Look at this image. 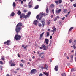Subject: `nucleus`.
<instances>
[{
  "label": "nucleus",
  "instance_id": "8fccbe9b",
  "mask_svg": "<svg viewBox=\"0 0 76 76\" xmlns=\"http://www.w3.org/2000/svg\"><path fill=\"white\" fill-rule=\"evenodd\" d=\"M53 38V36H50V39H52V38Z\"/></svg>",
  "mask_w": 76,
  "mask_h": 76
},
{
  "label": "nucleus",
  "instance_id": "9d476101",
  "mask_svg": "<svg viewBox=\"0 0 76 76\" xmlns=\"http://www.w3.org/2000/svg\"><path fill=\"white\" fill-rule=\"evenodd\" d=\"M44 32H43L40 35V37H39V39L41 40V38H42V37L44 36Z\"/></svg>",
  "mask_w": 76,
  "mask_h": 76
},
{
  "label": "nucleus",
  "instance_id": "680f3d73",
  "mask_svg": "<svg viewBox=\"0 0 76 76\" xmlns=\"http://www.w3.org/2000/svg\"><path fill=\"white\" fill-rule=\"evenodd\" d=\"M48 31H49V32H51V31H50V29H48Z\"/></svg>",
  "mask_w": 76,
  "mask_h": 76
},
{
  "label": "nucleus",
  "instance_id": "aec40b11",
  "mask_svg": "<svg viewBox=\"0 0 76 76\" xmlns=\"http://www.w3.org/2000/svg\"><path fill=\"white\" fill-rule=\"evenodd\" d=\"M46 13L48 14L49 13V10H48V8H47L46 10Z\"/></svg>",
  "mask_w": 76,
  "mask_h": 76
},
{
  "label": "nucleus",
  "instance_id": "f257e3e1",
  "mask_svg": "<svg viewBox=\"0 0 76 76\" xmlns=\"http://www.w3.org/2000/svg\"><path fill=\"white\" fill-rule=\"evenodd\" d=\"M22 26V23H19L16 25L15 28V31L17 34L19 33L22 29L21 26Z\"/></svg>",
  "mask_w": 76,
  "mask_h": 76
},
{
  "label": "nucleus",
  "instance_id": "a19ab883",
  "mask_svg": "<svg viewBox=\"0 0 76 76\" xmlns=\"http://www.w3.org/2000/svg\"><path fill=\"white\" fill-rule=\"evenodd\" d=\"M0 69L1 70H3V68L2 67V66L1 65L0 66Z\"/></svg>",
  "mask_w": 76,
  "mask_h": 76
},
{
  "label": "nucleus",
  "instance_id": "bb28decb",
  "mask_svg": "<svg viewBox=\"0 0 76 76\" xmlns=\"http://www.w3.org/2000/svg\"><path fill=\"white\" fill-rule=\"evenodd\" d=\"M73 44L75 45L76 44V41L75 40H74V42H73Z\"/></svg>",
  "mask_w": 76,
  "mask_h": 76
},
{
  "label": "nucleus",
  "instance_id": "3c124183",
  "mask_svg": "<svg viewBox=\"0 0 76 76\" xmlns=\"http://www.w3.org/2000/svg\"><path fill=\"white\" fill-rule=\"evenodd\" d=\"M57 20V18H55V19H54V21H56Z\"/></svg>",
  "mask_w": 76,
  "mask_h": 76
},
{
  "label": "nucleus",
  "instance_id": "c03bdc74",
  "mask_svg": "<svg viewBox=\"0 0 76 76\" xmlns=\"http://www.w3.org/2000/svg\"><path fill=\"white\" fill-rule=\"evenodd\" d=\"M12 60H11L10 61L9 64H11L12 63Z\"/></svg>",
  "mask_w": 76,
  "mask_h": 76
},
{
  "label": "nucleus",
  "instance_id": "37998d69",
  "mask_svg": "<svg viewBox=\"0 0 76 76\" xmlns=\"http://www.w3.org/2000/svg\"><path fill=\"white\" fill-rule=\"evenodd\" d=\"M43 75H44V74H43L42 73H40L39 75V76H43Z\"/></svg>",
  "mask_w": 76,
  "mask_h": 76
},
{
  "label": "nucleus",
  "instance_id": "bf43d9fd",
  "mask_svg": "<svg viewBox=\"0 0 76 76\" xmlns=\"http://www.w3.org/2000/svg\"><path fill=\"white\" fill-rule=\"evenodd\" d=\"M39 48H40L41 49H42V48H42V47H40Z\"/></svg>",
  "mask_w": 76,
  "mask_h": 76
},
{
  "label": "nucleus",
  "instance_id": "49530a36",
  "mask_svg": "<svg viewBox=\"0 0 76 76\" xmlns=\"http://www.w3.org/2000/svg\"><path fill=\"white\" fill-rule=\"evenodd\" d=\"M71 70L72 72H73V71H75V69L74 68L72 69H71Z\"/></svg>",
  "mask_w": 76,
  "mask_h": 76
},
{
  "label": "nucleus",
  "instance_id": "dca6fc26",
  "mask_svg": "<svg viewBox=\"0 0 76 76\" xmlns=\"http://www.w3.org/2000/svg\"><path fill=\"white\" fill-rule=\"evenodd\" d=\"M21 13H22V12H20V11L19 10L18 11V12L17 13V14H18V16H20V15H21Z\"/></svg>",
  "mask_w": 76,
  "mask_h": 76
},
{
  "label": "nucleus",
  "instance_id": "412c9836",
  "mask_svg": "<svg viewBox=\"0 0 76 76\" xmlns=\"http://www.w3.org/2000/svg\"><path fill=\"white\" fill-rule=\"evenodd\" d=\"M15 15V13L12 12L10 15V16H14Z\"/></svg>",
  "mask_w": 76,
  "mask_h": 76
},
{
  "label": "nucleus",
  "instance_id": "58836bf2",
  "mask_svg": "<svg viewBox=\"0 0 76 76\" xmlns=\"http://www.w3.org/2000/svg\"><path fill=\"white\" fill-rule=\"evenodd\" d=\"M65 19V17H64L63 18H61L62 20H64Z\"/></svg>",
  "mask_w": 76,
  "mask_h": 76
},
{
  "label": "nucleus",
  "instance_id": "f8f14e48",
  "mask_svg": "<svg viewBox=\"0 0 76 76\" xmlns=\"http://www.w3.org/2000/svg\"><path fill=\"white\" fill-rule=\"evenodd\" d=\"M41 22L42 24L43 27H44V25H45V20H42Z\"/></svg>",
  "mask_w": 76,
  "mask_h": 76
},
{
  "label": "nucleus",
  "instance_id": "f704fd0d",
  "mask_svg": "<svg viewBox=\"0 0 76 76\" xmlns=\"http://www.w3.org/2000/svg\"><path fill=\"white\" fill-rule=\"evenodd\" d=\"M0 64L1 65L3 64V63L2 61H0Z\"/></svg>",
  "mask_w": 76,
  "mask_h": 76
},
{
  "label": "nucleus",
  "instance_id": "ddd939ff",
  "mask_svg": "<svg viewBox=\"0 0 76 76\" xmlns=\"http://www.w3.org/2000/svg\"><path fill=\"white\" fill-rule=\"evenodd\" d=\"M45 43L47 45L48 44V42H49V40L47 38L45 39Z\"/></svg>",
  "mask_w": 76,
  "mask_h": 76
},
{
  "label": "nucleus",
  "instance_id": "393cba45",
  "mask_svg": "<svg viewBox=\"0 0 76 76\" xmlns=\"http://www.w3.org/2000/svg\"><path fill=\"white\" fill-rule=\"evenodd\" d=\"M55 5L53 4H51L50 6V7H51V8H53V7H54Z\"/></svg>",
  "mask_w": 76,
  "mask_h": 76
},
{
  "label": "nucleus",
  "instance_id": "7c9ffc66",
  "mask_svg": "<svg viewBox=\"0 0 76 76\" xmlns=\"http://www.w3.org/2000/svg\"><path fill=\"white\" fill-rule=\"evenodd\" d=\"M72 41H73V40L72 39H70L69 41V43H71V42H72Z\"/></svg>",
  "mask_w": 76,
  "mask_h": 76
},
{
  "label": "nucleus",
  "instance_id": "2f4dec72",
  "mask_svg": "<svg viewBox=\"0 0 76 76\" xmlns=\"http://www.w3.org/2000/svg\"><path fill=\"white\" fill-rule=\"evenodd\" d=\"M64 13H67V10L65 9H64Z\"/></svg>",
  "mask_w": 76,
  "mask_h": 76
},
{
  "label": "nucleus",
  "instance_id": "79ce46f5",
  "mask_svg": "<svg viewBox=\"0 0 76 76\" xmlns=\"http://www.w3.org/2000/svg\"><path fill=\"white\" fill-rule=\"evenodd\" d=\"M50 23H50V22L49 21H48L47 22V24H48V25H50Z\"/></svg>",
  "mask_w": 76,
  "mask_h": 76
},
{
  "label": "nucleus",
  "instance_id": "ea45409f",
  "mask_svg": "<svg viewBox=\"0 0 76 76\" xmlns=\"http://www.w3.org/2000/svg\"><path fill=\"white\" fill-rule=\"evenodd\" d=\"M21 61L22 63H25V61H23V60H21Z\"/></svg>",
  "mask_w": 76,
  "mask_h": 76
},
{
  "label": "nucleus",
  "instance_id": "5fc2aeb1",
  "mask_svg": "<svg viewBox=\"0 0 76 76\" xmlns=\"http://www.w3.org/2000/svg\"><path fill=\"white\" fill-rule=\"evenodd\" d=\"M67 59H69V57L67 56H66Z\"/></svg>",
  "mask_w": 76,
  "mask_h": 76
},
{
  "label": "nucleus",
  "instance_id": "052dcab7",
  "mask_svg": "<svg viewBox=\"0 0 76 76\" xmlns=\"http://www.w3.org/2000/svg\"><path fill=\"white\" fill-rule=\"evenodd\" d=\"M26 47H27V45H26V46H24V49H25V48H26Z\"/></svg>",
  "mask_w": 76,
  "mask_h": 76
},
{
  "label": "nucleus",
  "instance_id": "e2e57ef3",
  "mask_svg": "<svg viewBox=\"0 0 76 76\" xmlns=\"http://www.w3.org/2000/svg\"><path fill=\"white\" fill-rule=\"evenodd\" d=\"M44 57H45V56H44V55L43 56H42V57H41V58H44Z\"/></svg>",
  "mask_w": 76,
  "mask_h": 76
},
{
  "label": "nucleus",
  "instance_id": "13d9d810",
  "mask_svg": "<svg viewBox=\"0 0 76 76\" xmlns=\"http://www.w3.org/2000/svg\"><path fill=\"white\" fill-rule=\"evenodd\" d=\"M25 47V45H23L22 46V47L23 48V47L24 48V47Z\"/></svg>",
  "mask_w": 76,
  "mask_h": 76
},
{
  "label": "nucleus",
  "instance_id": "e433bc0d",
  "mask_svg": "<svg viewBox=\"0 0 76 76\" xmlns=\"http://www.w3.org/2000/svg\"><path fill=\"white\" fill-rule=\"evenodd\" d=\"M20 66H21V67H23V64L22 63L20 64Z\"/></svg>",
  "mask_w": 76,
  "mask_h": 76
},
{
  "label": "nucleus",
  "instance_id": "69168bd1",
  "mask_svg": "<svg viewBox=\"0 0 76 76\" xmlns=\"http://www.w3.org/2000/svg\"><path fill=\"white\" fill-rule=\"evenodd\" d=\"M20 70V68H17L16 69V70Z\"/></svg>",
  "mask_w": 76,
  "mask_h": 76
},
{
  "label": "nucleus",
  "instance_id": "0e129e2a",
  "mask_svg": "<svg viewBox=\"0 0 76 76\" xmlns=\"http://www.w3.org/2000/svg\"><path fill=\"white\" fill-rule=\"evenodd\" d=\"M18 57H20V55H19V54H18Z\"/></svg>",
  "mask_w": 76,
  "mask_h": 76
},
{
  "label": "nucleus",
  "instance_id": "de8ad7c7",
  "mask_svg": "<svg viewBox=\"0 0 76 76\" xmlns=\"http://www.w3.org/2000/svg\"><path fill=\"white\" fill-rule=\"evenodd\" d=\"M39 27H41L42 26V25L41 24H39Z\"/></svg>",
  "mask_w": 76,
  "mask_h": 76
},
{
  "label": "nucleus",
  "instance_id": "39448f33",
  "mask_svg": "<svg viewBox=\"0 0 76 76\" xmlns=\"http://www.w3.org/2000/svg\"><path fill=\"white\" fill-rule=\"evenodd\" d=\"M36 73H37V70L36 69H33L30 72L31 74H35Z\"/></svg>",
  "mask_w": 76,
  "mask_h": 76
},
{
  "label": "nucleus",
  "instance_id": "473e14b6",
  "mask_svg": "<svg viewBox=\"0 0 76 76\" xmlns=\"http://www.w3.org/2000/svg\"><path fill=\"white\" fill-rule=\"evenodd\" d=\"M62 2V0H58L59 3H61Z\"/></svg>",
  "mask_w": 76,
  "mask_h": 76
},
{
  "label": "nucleus",
  "instance_id": "cd10ccee",
  "mask_svg": "<svg viewBox=\"0 0 76 76\" xmlns=\"http://www.w3.org/2000/svg\"><path fill=\"white\" fill-rule=\"evenodd\" d=\"M15 6H16V3L15 2H14L13 3V6L14 7H15Z\"/></svg>",
  "mask_w": 76,
  "mask_h": 76
},
{
  "label": "nucleus",
  "instance_id": "4c0bfd02",
  "mask_svg": "<svg viewBox=\"0 0 76 76\" xmlns=\"http://www.w3.org/2000/svg\"><path fill=\"white\" fill-rule=\"evenodd\" d=\"M73 6L75 7H76V3H75L73 4Z\"/></svg>",
  "mask_w": 76,
  "mask_h": 76
},
{
  "label": "nucleus",
  "instance_id": "c9c22d12",
  "mask_svg": "<svg viewBox=\"0 0 76 76\" xmlns=\"http://www.w3.org/2000/svg\"><path fill=\"white\" fill-rule=\"evenodd\" d=\"M1 59L2 60H5V58H4L3 57H2Z\"/></svg>",
  "mask_w": 76,
  "mask_h": 76
},
{
  "label": "nucleus",
  "instance_id": "9b49d317",
  "mask_svg": "<svg viewBox=\"0 0 76 76\" xmlns=\"http://www.w3.org/2000/svg\"><path fill=\"white\" fill-rule=\"evenodd\" d=\"M58 66L56 65L55 66L54 70L55 71H58Z\"/></svg>",
  "mask_w": 76,
  "mask_h": 76
},
{
  "label": "nucleus",
  "instance_id": "4be33fe9",
  "mask_svg": "<svg viewBox=\"0 0 76 76\" xmlns=\"http://www.w3.org/2000/svg\"><path fill=\"white\" fill-rule=\"evenodd\" d=\"M50 33L49 32H46V37H48V36H50Z\"/></svg>",
  "mask_w": 76,
  "mask_h": 76
},
{
  "label": "nucleus",
  "instance_id": "a18cd8bd",
  "mask_svg": "<svg viewBox=\"0 0 76 76\" xmlns=\"http://www.w3.org/2000/svg\"><path fill=\"white\" fill-rule=\"evenodd\" d=\"M44 66H45V67H46V66H47V64H43Z\"/></svg>",
  "mask_w": 76,
  "mask_h": 76
},
{
  "label": "nucleus",
  "instance_id": "b1692460",
  "mask_svg": "<svg viewBox=\"0 0 76 76\" xmlns=\"http://www.w3.org/2000/svg\"><path fill=\"white\" fill-rule=\"evenodd\" d=\"M43 73L46 76H48V73L46 72V71H45V72H43Z\"/></svg>",
  "mask_w": 76,
  "mask_h": 76
},
{
  "label": "nucleus",
  "instance_id": "f03ea898",
  "mask_svg": "<svg viewBox=\"0 0 76 76\" xmlns=\"http://www.w3.org/2000/svg\"><path fill=\"white\" fill-rule=\"evenodd\" d=\"M47 15H48V14H45V13H40L39 15H38L36 16V18L37 20H41V18L43 17V15L44 16H47Z\"/></svg>",
  "mask_w": 76,
  "mask_h": 76
},
{
  "label": "nucleus",
  "instance_id": "6e6d98bb",
  "mask_svg": "<svg viewBox=\"0 0 76 76\" xmlns=\"http://www.w3.org/2000/svg\"><path fill=\"white\" fill-rule=\"evenodd\" d=\"M71 2H73V1H74L75 0H70Z\"/></svg>",
  "mask_w": 76,
  "mask_h": 76
},
{
  "label": "nucleus",
  "instance_id": "72a5a7b5",
  "mask_svg": "<svg viewBox=\"0 0 76 76\" xmlns=\"http://www.w3.org/2000/svg\"><path fill=\"white\" fill-rule=\"evenodd\" d=\"M73 49H76V46H75V45H73Z\"/></svg>",
  "mask_w": 76,
  "mask_h": 76
},
{
  "label": "nucleus",
  "instance_id": "a878e982",
  "mask_svg": "<svg viewBox=\"0 0 76 76\" xmlns=\"http://www.w3.org/2000/svg\"><path fill=\"white\" fill-rule=\"evenodd\" d=\"M55 3L56 4V5H58V4H59L58 1H55Z\"/></svg>",
  "mask_w": 76,
  "mask_h": 76
},
{
  "label": "nucleus",
  "instance_id": "774afa93",
  "mask_svg": "<svg viewBox=\"0 0 76 76\" xmlns=\"http://www.w3.org/2000/svg\"><path fill=\"white\" fill-rule=\"evenodd\" d=\"M6 76H10V75L9 74H7L6 75Z\"/></svg>",
  "mask_w": 76,
  "mask_h": 76
},
{
  "label": "nucleus",
  "instance_id": "20e7f679",
  "mask_svg": "<svg viewBox=\"0 0 76 76\" xmlns=\"http://www.w3.org/2000/svg\"><path fill=\"white\" fill-rule=\"evenodd\" d=\"M25 18V19H26L27 17H26V15H25V14L23 13L20 15V19H22V18Z\"/></svg>",
  "mask_w": 76,
  "mask_h": 76
},
{
  "label": "nucleus",
  "instance_id": "c756f323",
  "mask_svg": "<svg viewBox=\"0 0 76 76\" xmlns=\"http://www.w3.org/2000/svg\"><path fill=\"white\" fill-rule=\"evenodd\" d=\"M45 53L44 52H42L39 55V56L41 57V56L43 54H44Z\"/></svg>",
  "mask_w": 76,
  "mask_h": 76
},
{
  "label": "nucleus",
  "instance_id": "a211bd4d",
  "mask_svg": "<svg viewBox=\"0 0 76 76\" xmlns=\"http://www.w3.org/2000/svg\"><path fill=\"white\" fill-rule=\"evenodd\" d=\"M15 65H16V64H14L13 63H12L11 64V67H13V66H15Z\"/></svg>",
  "mask_w": 76,
  "mask_h": 76
},
{
  "label": "nucleus",
  "instance_id": "338daca9",
  "mask_svg": "<svg viewBox=\"0 0 76 76\" xmlns=\"http://www.w3.org/2000/svg\"><path fill=\"white\" fill-rule=\"evenodd\" d=\"M35 58V56H33L32 57V58H33V59H34V58Z\"/></svg>",
  "mask_w": 76,
  "mask_h": 76
},
{
  "label": "nucleus",
  "instance_id": "7ed1b4c3",
  "mask_svg": "<svg viewBox=\"0 0 76 76\" xmlns=\"http://www.w3.org/2000/svg\"><path fill=\"white\" fill-rule=\"evenodd\" d=\"M21 37H21V36L18 35H16L14 37V39L17 41H18V40H20Z\"/></svg>",
  "mask_w": 76,
  "mask_h": 76
},
{
  "label": "nucleus",
  "instance_id": "6e6552de",
  "mask_svg": "<svg viewBox=\"0 0 76 76\" xmlns=\"http://www.w3.org/2000/svg\"><path fill=\"white\" fill-rule=\"evenodd\" d=\"M38 21H37V20H35L33 22V24L37 26V24H38Z\"/></svg>",
  "mask_w": 76,
  "mask_h": 76
},
{
  "label": "nucleus",
  "instance_id": "09e8293b",
  "mask_svg": "<svg viewBox=\"0 0 76 76\" xmlns=\"http://www.w3.org/2000/svg\"><path fill=\"white\" fill-rule=\"evenodd\" d=\"M73 58V55H72L71 56V58Z\"/></svg>",
  "mask_w": 76,
  "mask_h": 76
},
{
  "label": "nucleus",
  "instance_id": "603ef678",
  "mask_svg": "<svg viewBox=\"0 0 76 76\" xmlns=\"http://www.w3.org/2000/svg\"><path fill=\"white\" fill-rule=\"evenodd\" d=\"M54 10H52V12L53 14H54Z\"/></svg>",
  "mask_w": 76,
  "mask_h": 76
},
{
  "label": "nucleus",
  "instance_id": "6ab92c4d",
  "mask_svg": "<svg viewBox=\"0 0 76 76\" xmlns=\"http://www.w3.org/2000/svg\"><path fill=\"white\" fill-rule=\"evenodd\" d=\"M38 8H39V5H36L34 7L35 9H37Z\"/></svg>",
  "mask_w": 76,
  "mask_h": 76
},
{
  "label": "nucleus",
  "instance_id": "4d7b16f0",
  "mask_svg": "<svg viewBox=\"0 0 76 76\" xmlns=\"http://www.w3.org/2000/svg\"><path fill=\"white\" fill-rule=\"evenodd\" d=\"M24 12H27V10H24L23 11Z\"/></svg>",
  "mask_w": 76,
  "mask_h": 76
},
{
  "label": "nucleus",
  "instance_id": "c85d7f7f",
  "mask_svg": "<svg viewBox=\"0 0 76 76\" xmlns=\"http://www.w3.org/2000/svg\"><path fill=\"white\" fill-rule=\"evenodd\" d=\"M73 29V27H71L69 30V31H72V30Z\"/></svg>",
  "mask_w": 76,
  "mask_h": 76
},
{
  "label": "nucleus",
  "instance_id": "864d4df0",
  "mask_svg": "<svg viewBox=\"0 0 76 76\" xmlns=\"http://www.w3.org/2000/svg\"><path fill=\"white\" fill-rule=\"evenodd\" d=\"M71 63L73 62V58H71Z\"/></svg>",
  "mask_w": 76,
  "mask_h": 76
},
{
  "label": "nucleus",
  "instance_id": "0eeeda50",
  "mask_svg": "<svg viewBox=\"0 0 76 76\" xmlns=\"http://www.w3.org/2000/svg\"><path fill=\"white\" fill-rule=\"evenodd\" d=\"M61 12V9H59L58 10L56 11L55 13L56 14H59Z\"/></svg>",
  "mask_w": 76,
  "mask_h": 76
},
{
  "label": "nucleus",
  "instance_id": "423d86ee",
  "mask_svg": "<svg viewBox=\"0 0 76 76\" xmlns=\"http://www.w3.org/2000/svg\"><path fill=\"white\" fill-rule=\"evenodd\" d=\"M10 40H8L7 41L4 42V44H7V45H9L10 44Z\"/></svg>",
  "mask_w": 76,
  "mask_h": 76
},
{
  "label": "nucleus",
  "instance_id": "f3484780",
  "mask_svg": "<svg viewBox=\"0 0 76 76\" xmlns=\"http://www.w3.org/2000/svg\"><path fill=\"white\" fill-rule=\"evenodd\" d=\"M56 30L57 29L56 28H55L53 30H51V32H55L56 31Z\"/></svg>",
  "mask_w": 76,
  "mask_h": 76
},
{
  "label": "nucleus",
  "instance_id": "2eb2a0df",
  "mask_svg": "<svg viewBox=\"0 0 76 76\" xmlns=\"http://www.w3.org/2000/svg\"><path fill=\"white\" fill-rule=\"evenodd\" d=\"M42 46L43 48H44L45 50H47V49H46V46H45V45L44 44L42 45Z\"/></svg>",
  "mask_w": 76,
  "mask_h": 76
},
{
  "label": "nucleus",
  "instance_id": "4468645a",
  "mask_svg": "<svg viewBox=\"0 0 76 76\" xmlns=\"http://www.w3.org/2000/svg\"><path fill=\"white\" fill-rule=\"evenodd\" d=\"M31 12H28V13L27 15H26V17H27V18H28L29 16V15H31Z\"/></svg>",
  "mask_w": 76,
  "mask_h": 76
},
{
  "label": "nucleus",
  "instance_id": "1a4fd4ad",
  "mask_svg": "<svg viewBox=\"0 0 76 76\" xmlns=\"http://www.w3.org/2000/svg\"><path fill=\"white\" fill-rule=\"evenodd\" d=\"M41 69L42 70H43L44 69H46V70H48V67L47 66H45L44 67L42 66L41 67Z\"/></svg>",
  "mask_w": 76,
  "mask_h": 76
},
{
  "label": "nucleus",
  "instance_id": "5701e85b",
  "mask_svg": "<svg viewBox=\"0 0 76 76\" xmlns=\"http://www.w3.org/2000/svg\"><path fill=\"white\" fill-rule=\"evenodd\" d=\"M30 3H31V2H30L28 3V6L29 8H31V7H32V5H29L30 4Z\"/></svg>",
  "mask_w": 76,
  "mask_h": 76
}]
</instances>
